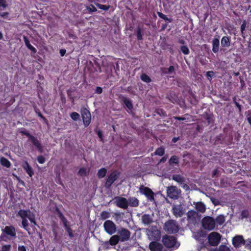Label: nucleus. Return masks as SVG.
Segmentation results:
<instances>
[{"label":"nucleus","mask_w":251,"mask_h":251,"mask_svg":"<svg viewBox=\"0 0 251 251\" xmlns=\"http://www.w3.org/2000/svg\"><path fill=\"white\" fill-rule=\"evenodd\" d=\"M19 216L22 218V227L29 233V228L27 220L28 219L34 225H36L34 215L29 210H20L18 212Z\"/></svg>","instance_id":"obj_1"},{"label":"nucleus","mask_w":251,"mask_h":251,"mask_svg":"<svg viewBox=\"0 0 251 251\" xmlns=\"http://www.w3.org/2000/svg\"><path fill=\"white\" fill-rule=\"evenodd\" d=\"M162 242L167 248L171 251L177 249L180 246L179 243L172 236H164L162 238Z\"/></svg>","instance_id":"obj_2"},{"label":"nucleus","mask_w":251,"mask_h":251,"mask_svg":"<svg viewBox=\"0 0 251 251\" xmlns=\"http://www.w3.org/2000/svg\"><path fill=\"white\" fill-rule=\"evenodd\" d=\"M146 233L150 240H157L160 238V231L156 226H151L147 229Z\"/></svg>","instance_id":"obj_3"},{"label":"nucleus","mask_w":251,"mask_h":251,"mask_svg":"<svg viewBox=\"0 0 251 251\" xmlns=\"http://www.w3.org/2000/svg\"><path fill=\"white\" fill-rule=\"evenodd\" d=\"M164 229L168 233H173L177 232L178 231L179 228L175 221L170 220L165 223Z\"/></svg>","instance_id":"obj_4"},{"label":"nucleus","mask_w":251,"mask_h":251,"mask_svg":"<svg viewBox=\"0 0 251 251\" xmlns=\"http://www.w3.org/2000/svg\"><path fill=\"white\" fill-rule=\"evenodd\" d=\"M221 235L218 232H212L208 236L209 244L212 246L218 245L221 240Z\"/></svg>","instance_id":"obj_5"},{"label":"nucleus","mask_w":251,"mask_h":251,"mask_svg":"<svg viewBox=\"0 0 251 251\" xmlns=\"http://www.w3.org/2000/svg\"><path fill=\"white\" fill-rule=\"evenodd\" d=\"M202 225L205 229L212 230L215 227V221L210 217H206L202 220Z\"/></svg>","instance_id":"obj_6"},{"label":"nucleus","mask_w":251,"mask_h":251,"mask_svg":"<svg viewBox=\"0 0 251 251\" xmlns=\"http://www.w3.org/2000/svg\"><path fill=\"white\" fill-rule=\"evenodd\" d=\"M105 231L109 235H112L116 231V225L110 220H106L103 224Z\"/></svg>","instance_id":"obj_7"},{"label":"nucleus","mask_w":251,"mask_h":251,"mask_svg":"<svg viewBox=\"0 0 251 251\" xmlns=\"http://www.w3.org/2000/svg\"><path fill=\"white\" fill-rule=\"evenodd\" d=\"M121 242L128 240L130 236V231L125 228H121L118 230L117 234Z\"/></svg>","instance_id":"obj_8"},{"label":"nucleus","mask_w":251,"mask_h":251,"mask_svg":"<svg viewBox=\"0 0 251 251\" xmlns=\"http://www.w3.org/2000/svg\"><path fill=\"white\" fill-rule=\"evenodd\" d=\"M167 193L170 198L176 199L180 194V190L175 186H170L167 188Z\"/></svg>","instance_id":"obj_9"},{"label":"nucleus","mask_w":251,"mask_h":251,"mask_svg":"<svg viewBox=\"0 0 251 251\" xmlns=\"http://www.w3.org/2000/svg\"><path fill=\"white\" fill-rule=\"evenodd\" d=\"M139 190L140 193L145 195L149 200L151 201L154 200V193L151 189L142 186L140 187Z\"/></svg>","instance_id":"obj_10"},{"label":"nucleus","mask_w":251,"mask_h":251,"mask_svg":"<svg viewBox=\"0 0 251 251\" xmlns=\"http://www.w3.org/2000/svg\"><path fill=\"white\" fill-rule=\"evenodd\" d=\"M116 205L120 208L126 209L128 207L127 200L125 198L117 197L114 199Z\"/></svg>","instance_id":"obj_11"},{"label":"nucleus","mask_w":251,"mask_h":251,"mask_svg":"<svg viewBox=\"0 0 251 251\" xmlns=\"http://www.w3.org/2000/svg\"><path fill=\"white\" fill-rule=\"evenodd\" d=\"M83 122L85 126H87L91 122V115L90 112L86 109H84L81 111Z\"/></svg>","instance_id":"obj_12"},{"label":"nucleus","mask_w":251,"mask_h":251,"mask_svg":"<svg viewBox=\"0 0 251 251\" xmlns=\"http://www.w3.org/2000/svg\"><path fill=\"white\" fill-rule=\"evenodd\" d=\"M149 248L151 251H166L161 244L155 241L151 242L149 245Z\"/></svg>","instance_id":"obj_13"},{"label":"nucleus","mask_w":251,"mask_h":251,"mask_svg":"<svg viewBox=\"0 0 251 251\" xmlns=\"http://www.w3.org/2000/svg\"><path fill=\"white\" fill-rule=\"evenodd\" d=\"M173 211L174 215L176 217H181L185 212L180 205H174L173 207Z\"/></svg>","instance_id":"obj_14"},{"label":"nucleus","mask_w":251,"mask_h":251,"mask_svg":"<svg viewBox=\"0 0 251 251\" xmlns=\"http://www.w3.org/2000/svg\"><path fill=\"white\" fill-rule=\"evenodd\" d=\"M232 244L235 247L239 248L245 243L242 236L237 235L233 238Z\"/></svg>","instance_id":"obj_15"},{"label":"nucleus","mask_w":251,"mask_h":251,"mask_svg":"<svg viewBox=\"0 0 251 251\" xmlns=\"http://www.w3.org/2000/svg\"><path fill=\"white\" fill-rule=\"evenodd\" d=\"M21 133L23 134L26 135L30 138V141L33 143L34 145H35L38 149L42 152V147L39 143V141L33 136L30 135L25 130H21Z\"/></svg>","instance_id":"obj_16"},{"label":"nucleus","mask_w":251,"mask_h":251,"mask_svg":"<svg viewBox=\"0 0 251 251\" xmlns=\"http://www.w3.org/2000/svg\"><path fill=\"white\" fill-rule=\"evenodd\" d=\"M3 231L8 236L14 237L16 236V230L13 226H6L3 229Z\"/></svg>","instance_id":"obj_17"},{"label":"nucleus","mask_w":251,"mask_h":251,"mask_svg":"<svg viewBox=\"0 0 251 251\" xmlns=\"http://www.w3.org/2000/svg\"><path fill=\"white\" fill-rule=\"evenodd\" d=\"M117 178V174L116 172H113L110 174L108 176L107 181L106 182V186L109 187L111 184L116 180Z\"/></svg>","instance_id":"obj_18"},{"label":"nucleus","mask_w":251,"mask_h":251,"mask_svg":"<svg viewBox=\"0 0 251 251\" xmlns=\"http://www.w3.org/2000/svg\"><path fill=\"white\" fill-rule=\"evenodd\" d=\"M119 241H120L119 237L117 235H114L111 237L109 241L104 243L105 245L110 244L112 246H115L118 244Z\"/></svg>","instance_id":"obj_19"},{"label":"nucleus","mask_w":251,"mask_h":251,"mask_svg":"<svg viewBox=\"0 0 251 251\" xmlns=\"http://www.w3.org/2000/svg\"><path fill=\"white\" fill-rule=\"evenodd\" d=\"M23 168L26 171L27 174L31 177L33 175V172L32 171V168L29 166L28 163L25 161L22 165Z\"/></svg>","instance_id":"obj_20"},{"label":"nucleus","mask_w":251,"mask_h":251,"mask_svg":"<svg viewBox=\"0 0 251 251\" xmlns=\"http://www.w3.org/2000/svg\"><path fill=\"white\" fill-rule=\"evenodd\" d=\"M193 236L197 240L200 241L201 238L205 237V234L202 230L199 229L193 233Z\"/></svg>","instance_id":"obj_21"},{"label":"nucleus","mask_w":251,"mask_h":251,"mask_svg":"<svg viewBox=\"0 0 251 251\" xmlns=\"http://www.w3.org/2000/svg\"><path fill=\"white\" fill-rule=\"evenodd\" d=\"M195 205L196 209L199 212L201 213H203L205 211V205L201 202H198L194 203Z\"/></svg>","instance_id":"obj_22"},{"label":"nucleus","mask_w":251,"mask_h":251,"mask_svg":"<svg viewBox=\"0 0 251 251\" xmlns=\"http://www.w3.org/2000/svg\"><path fill=\"white\" fill-rule=\"evenodd\" d=\"M127 201L128 206L136 207L139 205V201L135 197L130 198Z\"/></svg>","instance_id":"obj_23"},{"label":"nucleus","mask_w":251,"mask_h":251,"mask_svg":"<svg viewBox=\"0 0 251 251\" xmlns=\"http://www.w3.org/2000/svg\"><path fill=\"white\" fill-rule=\"evenodd\" d=\"M142 221L145 225H148L152 222V219L150 215L145 214L142 217Z\"/></svg>","instance_id":"obj_24"},{"label":"nucleus","mask_w":251,"mask_h":251,"mask_svg":"<svg viewBox=\"0 0 251 251\" xmlns=\"http://www.w3.org/2000/svg\"><path fill=\"white\" fill-rule=\"evenodd\" d=\"M219 40L218 39L215 38L212 41V50L214 52L216 53L219 50Z\"/></svg>","instance_id":"obj_25"},{"label":"nucleus","mask_w":251,"mask_h":251,"mask_svg":"<svg viewBox=\"0 0 251 251\" xmlns=\"http://www.w3.org/2000/svg\"><path fill=\"white\" fill-rule=\"evenodd\" d=\"M24 40L25 45L26 46V47L28 49L31 50L32 52H33L34 53H35L37 51L36 49L30 44L29 41L28 40L27 38L25 36H24Z\"/></svg>","instance_id":"obj_26"},{"label":"nucleus","mask_w":251,"mask_h":251,"mask_svg":"<svg viewBox=\"0 0 251 251\" xmlns=\"http://www.w3.org/2000/svg\"><path fill=\"white\" fill-rule=\"evenodd\" d=\"M221 45L223 47H228L230 46V39L227 36L223 37L221 39Z\"/></svg>","instance_id":"obj_27"},{"label":"nucleus","mask_w":251,"mask_h":251,"mask_svg":"<svg viewBox=\"0 0 251 251\" xmlns=\"http://www.w3.org/2000/svg\"><path fill=\"white\" fill-rule=\"evenodd\" d=\"M215 221V224L216 223L218 225H221L225 222V218L223 215H221L216 218Z\"/></svg>","instance_id":"obj_28"},{"label":"nucleus","mask_w":251,"mask_h":251,"mask_svg":"<svg viewBox=\"0 0 251 251\" xmlns=\"http://www.w3.org/2000/svg\"><path fill=\"white\" fill-rule=\"evenodd\" d=\"M89 173V170L86 168H81L78 173L81 176H86Z\"/></svg>","instance_id":"obj_29"},{"label":"nucleus","mask_w":251,"mask_h":251,"mask_svg":"<svg viewBox=\"0 0 251 251\" xmlns=\"http://www.w3.org/2000/svg\"><path fill=\"white\" fill-rule=\"evenodd\" d=\"M0 163L2 165L6 167H9L11 164L10 162L7 159L4 157H2L0 159Z\"/></svg>","instance_id":"obj_30"},{"label":"nucleus","mask_w":251,"mask_h":251,"mask_svg":"<svg viewBox=\"0 0 251 251\" xmlns=\"http://www.w3.org/2000/svg\"><path fill=\"white\" fill-rule=\"evenodd\" d=\"M106 172H107V170L105 168H102V169H100L98 173V177L99 178L103 177L105 176Z\"/></svg>","instance_id":"obj_31"},{"label":"nucleus","mask_w":251,"mask_h":251,"mask_svg":"<svg viewBox=\"0 0 251 251\" xmlns=\"http://www.w3.org/2000/svg\"><path fill=\"white\" fill-rule=\"evenodd\" d=\"M213 251H231L229 247L225 245H221L218 248Z\"/></svg>","instance_id":"obj_32"},{"label":"nucleus","mask_w":251,"mask_h":251,"mask_svg":"<svg viewBox=\"0 0 251 251\" xmlns=\"http://www.w3.org/2000/svg\"><path fill=\"white\" fill-rule=\"evenodd\" d=\"M100 217L102 220H105L110 217V213L107 211H102L100 214Z\"/></svg>","instance_id":"obj_33"},{"label":"nucleus","mask_w":251,"mask_h":251,"mask_svg":"<svg viewBox=\"0 0 251 251\" xmlns=\"http://www.w3.org/2000/svg\"><path fill=\"white\" fill-rule=\"evenodd\" d=\"M141 78L143 81H145L147 83L150 82L151 81V79L150 78V77L146 74H143L141 76Z\"/></svg>","instance_id":"obj_34"},{"label":"nucleus","mask_w":251,"mask_h":251,"mask_svg":"<svg viewBox=\"0 0 251 251\" xmlns=\"http://www.w3.org/2000/svg\"><path fill=\"white\" fill-rule=\"evenodd\" d=\"M96 5L100 9L104 10H107L109 8V6L108 5H102L100 3H96Z\"/></svg>","instance_id":"obj_35"},{"label":"nucleus","mask_w":251,"mask_h":251,"mask_svg":"<svg viewBox=\"0 0 251 251\" xmlns=\"http://www.w3.org/2000/svg\"><path fill=\"white\" fill-rule=\"evenodd\" d=\"M125 104L126 106L129 109V110L131 109L132 108V105L131 102L127 99H126L124 101Z\"/></svg>","instance_id":"obj_36"},{"label":"nucleus","mask_w":251,"mask_h":251,"mask_svg":"<svg viewBox=\"0 0 251 251\" xmlns=\"http://www.w3.org/2000/svg\"><path fill=\"white\" fill-rule=\"evenodd\" d=\"M181 51L184 54H188L189 53V50L187 46H183L180 48Z\"/></svg>","instance_id":"obj_37"},{"label":"nucleus","mask_w":251,"mask_h":251,"mask_svg":"<svg viewBox=\"0 0 251 251\" xmlns=\"http://www.w3.org/2000/svg\"><path fill=\"white\" fill-rule=\"evenodd\" d=\"M164 153V150L162 148H158L156 150L155 152V154L156 155H158L159 156H162Z\"/></svg>","instance_id":"obj_38"},{"label":"nucleus","mask_w":251,"mask_h":251,"mask_svg":"<svg viewBox=\"0 0 251 251\" xmlns=\"http://www.w3.org/2000/svg\"><path fill=\"white\" fill-rule=\"evenodd\" d=\"M71 118L74 121H76L79 118V115L76 112H73L71 114Z\"/></svg>","instance_id":"obj_39"},{"label":"nucleus","mask_w":251,"mask_h":251,"mask_svg":"<svg viewBox=\"0 0 251 251\" xmlns=\"http://www.w3.org/2000/svg\"><path fill=\"white\" fill-rule=\"evenodd\" d=\"M87 9L90 12H96L97 11V8L92 4L86 6Z\"/></svg>","instance_id":"obj_40"},{"label":"nucleus","mask_w":251,"mask_h":251,"mask_svg":"<svg viewBox=\"0 0 251 251\" xmlns=\"http://www.w3.org/2000/svg\"><path fill=\"white\" fill-rule=\"evenodd\" d=\"M11 248V245H5L2 246L0 251H10Z\"/></svg>","instance_id":"obj_41"},{"label":"nucleus","mask_w":251,"mask_h":251,"mask_svg":"<svg viewBox=\"0 0 251 251\" xmlns=\"http://www.w3.org/2000/svg\"><path fill=\"white\" fill-rule=\"evenodd\" d=\"M170 163L171 164L175 163L176 164L178 163V158L176 156H173L170 159Z\"/></svg>","instance_id":"obj_42"},{"label":"nucleus","mask_w":251,"mask_h":251,"mask_svg":"<svg viewBox=\"0 0 251 251\" xmlns=\"http://www.w3.org/2000/svg\"><path fill=\"white\" fill-rule=\"evenodd\" d=\"M7 6L5 0H0V8H4Z\"/></svg>","instance_id":"obj_43"},{"label":"nucleus","mask_w":251,"mask_h":251,"mask_svg":"<svg viewBox=\"0 0 251 251\" xmlns=\"http://www.w3.org/2000/svg\"><path fill=\"white\" fill-rule=\"evenodd\" d=\"M173 178L177 182H181L182 180L181 177L178 175L174 176Z\"/></svg>","instance_id":"obj_44"},{"label":"nucleus","mask_w":251,"mask_h":251,"mask_svg":"<svg viewBox=\"0 0 251 251\" xmlns=\"http://www.w3.org/2000/svg\"><path fill=\"white\" fill-rule=\"evenodd\" d=\"M158 15L159 16V17L160 18L165 20V21H168L169 20V19L167 17V16L165 15H164L163 13H162L158 12Z\"/></svg>","instance_id":"obj_45"},{"label":"nucleus","mask_w":251,"mask_h":251,"mask_svg":"<svg viewBox=\"0 0 251 251\" xmlns=\"http://www.w3.org/2000/svg\"><path fill=\"white\" fill-rule=\"evenodd\" d=\"M37 160L38 162L41 164L44 163L45 161V158L42 156H38L37 158Z\"/></svg>","instance_id":"obj_46"},{"label":"nucleus","mask_w":251,"mask_h":251,"mask_svg":"<svg viewBox=\"0 0 251 251\" xmlns=\"http://www.w3.org/2000/svg\"><path fill=\"white\" fill-rule=\"evenodd\" d=\"M8 14H9L8 12H2V13H0V16L1 17L7 19V20H10L9 18H8Z\"/></svg>","instance_id":"obj_47"},{"label":"nucleus","mask_w":251,"mask_h":251,"mask_svg":"<svg viewBox=\"0 0 251 251\" xmlns=\"http://www.w3.org/2000/svg\"><path fill=\"white\" fill-rule=\"evenodd\" d=\"M246 247L251 250V239H249L246 241Z\"/></svg>","instance_id":"obj_48"},{"label":"nucleus","mask_w":251,"mask_h":251,"mask_svg":"<svg viewBox=\"0 0 251 251\" xmlns=\"http://www.w3.org/2000/svg\"><path fill=\"white\" fill-rule=\"evenodd\" d=\"M213 75H214V73L213 72H211V71L208 72L206 73L207 77L209 80L211 79L212 77L213 76Z\"/></svg>","instance_id":"obj_49"},{"label":"nucleus","mask_w":251,"mask_h":251,"mask_svg":"<svg viewBox=\"0 0 251 251\" xmlns=\"http://www.w3.org/2000/svg\"><path fill=\"white\" fill-rule=\"evenodd\" d=\"M65 226L66 227V230H67V231L69 235L70 236V237H72L73 236V234L72 231L71 229L70 228H69V227L67 226L66 225H65Z\"/></svg>","instance_id":"obj_50"},{"label":"nucleus","mask_w":251,"mask_h":251,"mask_svg":"<svg viewBox=\"0 0 251 251\" xmlns=\"http://www.w3.org/2000/svg\"><path fill=\"white\" fill-rule=\"evenodd\" d=\"M19 251H26V248L24 246H19L18 247Z\"/></svg>","instance_id":"obj_51"},{"label":"nucleus","mask_w":251,"mask_h":251,"mask_svg":"<svg viewBox=\"0 0 251 251\" xmlns=\"http://www.w3.org/2000/svg\"><path fill=\"white\" fill-rule=\"evenodd\" d=\"M102 89L100 87H98L96 89V92L98 94H101L102 93Z\"/></svg>","instance_id":"obj_52"},{"label":"nucleus","mask_w":251,"mask_h":251,"mask_svg":"<svg viewBox=\"0 0 251 251\" xmlns=\"http://www.w3.org/2000/svg\"><path fill=\"white\" fill-rule=\"evenodd\" d=\"M137 38L139 40H141L142 39V35L140 29H139L137 32Z\"/></svg>","instance_id":"obj_53"},{"label":"nucleus","mask_w":251,"mask_h":251,"mask_svg":"<svg viewBox=\"0 0 251 251\" xmlns=\"http://www.w3.org/2000/svg\"><path fill=\"white\" fill-rule=\"evenodd\" d=\"M65 53H66L65 50L62 49V50H61L60 51V53L61 54V56H64V54H65Z\"/></svg>","instance_id":"obj_54"},{"label":"nucleus","mask_w":251,"mask_h":251,"mask_svg":"<svg viewBox=\"0 0 251 251\" xmlns=\"http://www.w3.org/2000/svg\"><path fill=\"white\" fill-rule=\"evenodd\" d=\"M174 71V67L173 66H170L169 68L168 69V72L169 73H171Z\"/></svg>","instance_id":"obj_55"},{"label":"nucleus","mask_w":251,"mask_h":251,"mask_svg":"<svg viewBox=\"0 0 251 251\" xmlns=\"http://www.w3.org/2000/svg\"><path fill=\"white\" fill-rule=\"evenodd\" d=\"M186 116H185V117H177V118H176V119H177L179 120H186L187 119L186 118Z\"/></svg>","instance_id":"obj_56"},{"label":"nucleus","mask_w":251,"mask_h":251,"mask_svg":"<svg viewBox=\"0 0 251 251\" xmlns=\"http://www.w3.org/2000/svg\"><path fill=\"white\" fill-rule=\"evenodd\" d=\"M245 27H246V25L245 24H243L242 25L241 27L242 32H243V31L244 30H245Z\"/></svg>","instance_id":"obj_57"},{"label":"nucleus","mask_w":251,"mask_h":251,"mask_svg":"<svg viewBox=\"0 0 251 251\" xmlns=\"http://www.w3.org/2000/svg\"><path fill=\"white\" fill-rule=\"evenodd\" d=\"M248 121L249 122V123L251 124V118H248Z\"/></svg>","instance_id":"obj_58"},{"label":"nucleus","mask_w":251,"mask_h":251,"mask_svg":"<svg viewBox=\"0 0 251 251\" xmlns=\"http://www.w3.org/2000/svg\"><path fill=\"white\" fill-rule=\"evenodd\" d=\"M173 141L174 143L176 142L177 141V138H174L173 139Z\"/></svg>","instance_id":"obj_59"},{"label":"nucleus","mask_w":251,"mask_h":251,"mask_svg":"<svg viewBox=\"0 0 251 251\" xmlns=\"http://www.w3.org/2000/svg\"><path fill=\"white\" fill-rule=\"evenodd\" d=\"M216 173H217V171H216V170H214V171H213V176H214L216 175Z\"/></svg>","instance_id":"obj_60"},{"label":"nucleus","mask_w":251,"mask_h":251,"mask_svg":"<svg viewBox=\"0 0 251 251\" xmlns=\"http://www.w3.org/2000/svg\"><path fill=\"white\" fill-rule=\"evenodd\" d=\"M98 135H99V137H100V138H101V135H101V133H100V131H99V132H98Z\"/></svg>","instance_id":"obj_61"},{"label":"nucleus","mask_w":251,"mask_h":251,"mask_svg":"<svg viewBox=\"0 0 251 251\" xmlns=\"http://www.w3.org/2000/svg\"><path fill=\"white\" fill-rule=\"evenodd\" d=\"M165 160H166V159H165L164 158H162L161 159V161H161H161H163V162H164V161H165Z\"/></svg>","instance_id":"obj_62"},{"label":"nucleus","mask_w":251,"mask_h":251,"mask_svg":"<svg viewBox=\"0 0 251 251\" xmlns=\"http://www.w3.org/2000/svg\"><path fill=\"white\" fill-rule=\"evenodd\" d=\"M2 34L1 32H0V39H2Z\"/></svg>","instance_id":"obj_63"},{"label":"nucleus","mask_w":251,"mask_h":251,"mask_svg":"<svg viewBox=\"0 0 251 251\" xmlns=\"http://www.w3.org/2000/svg\"><path fill=\"white\" fill-rule=\"evenodd\" d=\"M193 213H195V212H193ZM191 213H192V212H188V216H189V215H190V214Z\"/></svg>","instance_id":"obj_64"}]
</instances>
